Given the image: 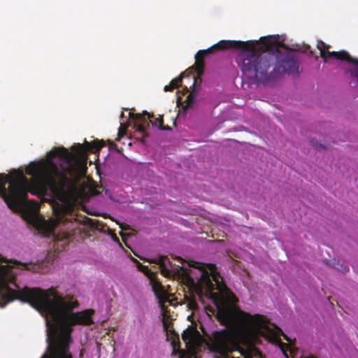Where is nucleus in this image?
Listing matches in <instances>:
<instances>
[{
	"label": "nucleus",
	"mask_w": 358,
	"mask_h": 358,
	"mask_svg": "<svg viewBox=\"0 0 358 358\" xmlns=\"http://www.w3.org/2000/svg\"><path fill=\"white\" fill-rule=\"evenodd\" d=\"M71 216H73V215H71ZM68 217H71V220L73 219L74 220H76V218H75V217H70V216H68Z\"/></svg>",
	"instance_id": "a211bd4d"
},
{
	"label": "nucleus",
	"mask_w": 358,
	"mask_h": 358,
	"mask_svg": "<svg viewBox=\"0 0 358 358\" xmlns=\"http://www.w3.org/2000/svg\"><path fill=\"white\" fill-rule=\"evenodd\" d=\"M236 49L240 50L236 62L243 73L250 79L264 85L273 82L282 74L298 75L296 55L279 41V36L262 37L259 41L222 40L195 55V71L192 75V90L187 96L185 110L193 106L199 92L197 83L201 82L205 57L216 50Z\"/></svg>",
	"instance_id": "f03ea898"
},
{
	"label": "nucleus",
	"mask_w": 358,
	"mask_h": 358,
	"mask_svg": "<svg viewBox=\"0 0 358 358\" xmlns=\"http://www.w3.org/2000/svg\"><path fill=\"white\" fill-rule=\"evenodd\" d=\"M309 143L313 146L316 150H320V149H325L326 147L324 145H323L322 144L320 143L317 142V141L315 140V139H310L309 140Z\"/></svg>",
	"instance_id": "4468645a"
},
{
	"label": "nucleus",
	"mask_w": 358,
	"mask_h": 358,
	"mask_svg": "<svg viewBox=\"0 0 358 358\" xmlns=\"http://www.w3.org/2000/svg\"><path fill=\"white\" fill-rule=\"evenodd\" d=\"M284 355L286 356L287 358H288V355L285 352H284Z\"/></svg>",
	"instance_id": "aec40b11"
},
{
	"label": "nucleus",
	"mask_w": 358,
	"mask_h": 358,
	"mask_svg": "<svg viewBox=\"0 0 358 358\" xmlns=\"http://www.w3.org/2000/svg\"><path fill=\"white\" fill-rule=\"evenodd\" d=\"M329 45L324 43L322 41H318L317 43V48L320 52V57L324 59V62L327 59H335L334 56H331L329 53L333 51L328 50Z\"/></svg>",
	"instance_id": "9b49d317"
},
{
	"label": "nucleus",
	"mask_w": 358,
	"mask_h": 358,
	"mask_svg": "<svg viewBox=\"0 0 358 358\" xmlns=\"http://www.w3.org/2000/svg\"><path fill=\"white\" fill-rule=\"evenodd\" d=\"M338 270L341 271L342 273H345V272H348L349 271V268L348 266H343L341 265V267L339 268V267H337L336 268Z\"/></svg>",
	"instance_id": "dca6fc26"
},
{
	"label": "nucleus",
	"mask_w": 358,
	"mask_h": 358,
	"mask_svg": "<svg viewBox=\"0 0 358 358\" xmlns=\"http://www.w3.org/2000/svg\"><path fill=\"white\" fill-rule=\"evenodd\" d=\"M158 308H160L162 309V311L164 312V296H162L164 293V287L162 285V284L158 281Z\"/></svg>",
	"instance_id": "ddd939ff"
},
{
	"label": "nucleus",
	"mask_w": 358,
	"mask_h": 358,
	"mask_svg": "<svg viewBox=\"0 0 358 358\" xmlns=\"http://www.w3.org/2000/svg\"><path fill=\"white\" fill-rule=\"evenodd\" d=\"M158 270L166 276H172L188 284H194V280L191 276L192 270L189 267L199 268L201 272L198 280V289L202 293L205 292L207 297L216 302L219 296H226L229 300L234 301L235 296L228 289L222 280V278L217 271V267L214 264H202L196 262L188 263V267L184 264L182 266L173 265L170 260L164 256L158 255Z\"/></svg>",
	"instance_id": "20e7f679"
},
{
	"label": "nucleus",
	"mask_w": 358,
	"mask_h": 358,
	"mask_svg": "<svg viewBox=\"0 0 358 358\" xmlns=\"http://www.w3.org/2000/svg\"><path fill=\"white\" fill-rule=\"evenodd\" d=\"M198 333L196 331L193 330L191 328H187L182 334V338L186 343V344H190L194 342L195 334Z\"/></svg>",
	"instance_id": "f8f14e48"
},
{
	"label": "nucleus",
	"mask_w": 358,
	"mask_h": 358,
	"mask_svg": "<svg viewBox=\"0 0 358 358\" xmlns=\"http://www.w3.org/2000/svg\"><path fill=\"white\" fill-rule=\"evenodd\" d=\"M71 206H64L61 209L55 210L57 224L65 222L71 223V217H68V216L71 217Z\"/></svg>",
	"instance_id": "1a4fd4ad"
},
{
	"label": "nucleus",
	"mask_w": 358,
	"mask_h": 358,
	"mask_svg": "<svg viewBox=\"0 0 358 358\" xmlns=\"http://www.w3.org/2000/svg\"><path fill=\"white\" fill-rule=\"evenodd\" d=\"M120 133H121V131H118V134H119V136H120Z\"/></svg>",
	"instance_id": "4be33fe9"
},
{
	"label": "nucleus",
	"mask_w": 358,
	"mask_h": 358,
	"mask_svg": "<svg viewBox=\"0 0 358 358\" xmlns=\"http://www.w3.org/2000/svg\"><path fill=\"white\" fill-rule=\"evenodd\" d=\"M10 268L0 265V308H4L14 300L27 303L35 309L45 313L51 321L46 320L50 353L41 358H73L69 352L72 342L71 332L75 325H90L94 311L87 309L81 312L69 313L78 308V302L69 296L67 300L53 287L43 290L27 286L20 289L14 276L9 274Z\"/></svg>",
	"instance_id": "f257e3e1"
},
{
	"label": "nucleus",
	"mask_w": 358,
	"mask_h": 358,
	"mask_svg": "<svg viewBox=\"0 0 358 358\" xmlns=\"http://www.w3.org/2000/svg\"><path fill=\"white\" fill-rule=\"evenodd\" d=\"M180 358H183V354L180 355Z\"/></svg>",
	"instance_id": "5701e85b"
},
{
	"label": "nucleus",
	"mask_w": 358,
	"mask_h": 358,
	"mask_svg": "<svg viewBox=\"0 0 358 358\" xmlns=\"http://www.w3.org/2000/svg\"><path fill=\"white\" fill-rule=\"evenodd\" d=\"M152 263H154V264H157V258H155L153 259L152 261H151Z\"/></svg>",
	"instance_id": "f3484780"
},
{
	"label": "nucleus",
	"mask_w": 358,
	"mask_h": 358,
	"mask_svg": "<svg viewBox=\"0 0 358 358\" xmlns=\"http://www.w3.org/2000/svg\"><path fill=\"white\" fill-rule=\"evenodd\" d=\"M162 324L164 331L165 332L166 336V340L168 341H170L173 347L175 348L176 343L179 342L178 335L176 334L173 329L172 322L169 320L168 318H165L164 313H162Z\"/></svg>",
	"instance_id": "6e6552de"
},
{
	"label": "nucleus",
	"mask_w": 358,
	"mask_h": 358,
	"mask_svg": "<svg viewBox=\"0 0 358 358\" xmlns=\"http://www.w3.org/2000/svg\"><path fill=\"white\" fill-rule=\"evenodd\" d=\"M331 56H334L335 59L341 61H346L348 63L353 64V66L349 70L352 77L355 78L358 81V59L353 58L345 50L339 52H332L329 53Z\"/></svg>",
	"instance_id": "423d86ee"
},
{
	"label": "nucleus",
	"mask_w": 358,
	"mask_h": 358,
	"mask_svg": "<svg viewBox=\"0 0 358 358\" xmlns=\"http://www.w3.org/2000/svg\"><path fill=\"white\" fill-rule=\"evenodd\" d=\"M194 358H196V357H194Z\"/></svg>",
	"instance_id": "b1692460"
},
{
	"label": "nucleus",
	"mask_w": 358,
	"mask_h": 358,
	"mask_svg": "<svg viewBox=\"0 0 358 358\" xmlns=\"http://www.w3.org/2000/svg\"><path fill=\"white\" fill-rule=\"evenodd\" d=\"M130 118L134 122L136 131L141 135L144 143L145 138L150 134V130L154 129L157 124V118L145 111L143 114L129 113Z\"/></svg>",
	"instance_id": "39448f33"
},
{
	"label": "nucleus",
	"mask_w": 358,
	"mask_h": 358,
	"mask_svg": "<svg viewBox=\"0 0 358 358\" xmlns=\"http://www.w3.org/2000/svg\"><path fill=\"white\" fill-rule=\"evenodd\" d=\"M158 129L162 130H169L171 128L169 127H164L163 125V118L161 115H158Z\"/></svg>",
	"instance_id": "2eb2a0df"
},
{
	"label": "nucleus",
	"mask_w": 358,
	"mask_h": 358,
	"mask_svg": "<svg viewBox=\"0 0 358 358\" xmlns=\"http://www.w3.org/2000/svg\"><path fill=\"white\" fill-rule=\"evenodd\" d=\"M217 318L222 325L231 328L215 331L209 338L208 348L215 358H227L229 353L237 351L244 358H250V348L260 336L277 340L282 335L287 341L288 336L281 329L270 326L264 315L247 313L234 306H218Z\"/></svg>",
	"instance_id": "7ed1b4c3"
},
{
	"label": "nucleus",
	"mask_w": 358,
	"mask_h": 358,
	"mask_svg": "<svg viewBox=\"0 0 358 358\" xmlns=\"http://www.w3.org/2000/svg\"><path fill=\"white\" fill-rule=\"evenodd\" d=\"M195 69L194 66H192L191 69H188L187 71H184L183 73H181L180 74L179 76H178L177 78L173 79L171 83H169V85H166L164 87V91L166 92H171L174 89H177L178 88V87L180 86L181 82H182V78L185 76L187 72L188 71L189 72V74H193V69Z\"/></svg>",
	"instance_id": "9d476101"
},
{
	"label": "nucleus",
	"mask_w": 358,
	"mask_h": 358,
	"mask_svg": "<svg viewBox=\"0 0 358 358\" xmlns=\"http://www.w3.org/2000/svg\"><path fill=\"white\" fill-rule=\"evenodd\" d=\"M71 216H73V215H71ZM68 217H71V220L73 219L74 220H76V218H75V217H70V216H68Z\"/></svg>",
	"instance_id": "6ab92c4d"
},
{
	"label": "nucleus",
	"mask_w": 358,
	"mask_h": 358,
	"mask_svg": "<svg viewBox=\"0 0 358 358\" xmlns=\"http://www.w3.org/2000/svg\"><path fill=\"white\" fill-rule=\"evenodd\" d=\"M133 262L136 264L138 270L142 272L148 279L149 283L151 285L152 290L154 295L157 298V273L152 271L148 266L142 264L136 259H132Z\"/></svg>",
	"instance_id": "0eeeda50"
},
{
	"label": "nucleus",
	"mask_w": 358,
	"mask_h": 358,
	"mask_svg": "<svg viewBox=\"0 0 358 358\" xmlns=\"http://www.w3.org/2000/svg\"><path fill=\"white\" fill-rule=\"evenodd\" d=\"M112 145H113V146H117V145H116V144H115V143H112Z\"/></svg>",
	"instance_id": "412c9836"
}]
</instances>
